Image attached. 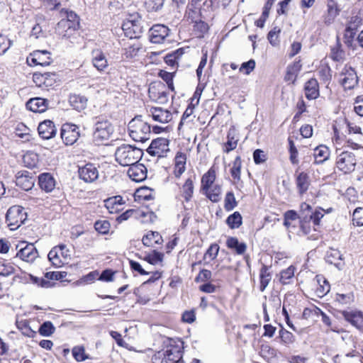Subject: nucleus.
Returning a JSON list of instances; mask_svg holds the SVG:
<instances>
[{
	"mask_svg": "<svg viewBox=\"0 0 363 363\" xmlns=\"http://www.w3.org/2000/svg\"><path fill=\"white\" fill-rule=\"evenodd\" d=\"M255 67V61L254 60H250L246 62H243L240 67V72H244L246 74H249Z\"/></svg>",
	"mask_w": 363,
	"mask_h": 363,
	"instance_id": "nucleus-61",
	"label": "nucleus"
},
{
	"mask_svg": "<svg viewBox=\"0 0 363 363\" xmlns=\"http://www.w3.org/2000/svg\"><path fill=\"white\" fill-rule=\"evenodd\" d=\"M356 164V156L352 152L342 151L337 156V168L345 174L352 172L355 169Z\"/></svg>",
	"mask_w": 363,
	"mask_h": 363,
	"instance_id": "nucleus-5",
	"label": "nucleus"
},
{
	"mask_svg": "<svg viewBox=\"0 0 363 363\" xmlns=\"http://www.w3.org/2000/svg\"><path fill=\"white\" fill-rule=\"evenodd\" d=\"M259 279H260V286L259 289L261 291H264L267 286H268L271 279L272 276L271 274L269 272V267L266 265H263L262 267L260 269V274H259Z\"/></svg>",
	"mask_w": 363,
	"mask_h": 363,
	"instance_id": "nucleus-38",
	"label": "nucleus"
},
{
	"mask_svg": "<svg viewBox=\"0 0 363 363\" xmlns=\"http://www.w3.org/2000/svg\"><path fill=\"white\" fill-rule=\"evenodd\" d=\"M354 108L357 114L363 116V96L357 97Z\"/></svg>",
	"mask_w": 363,
	"mask_h": 363,
	"instance_id": "nucleus-64",
	"label": "nucleus"
},
{
	"mask_svg": "<svg viewBox=\"0 0 363 363\" xmlns=\"http://www.w3.org/2000/svg\"><path fill=\"white\" fill-rule=\"evenodd\" d=\"M33 80L38 86H42L43 85L48 86L50 85V83L45 81V77H43L42 73L40 72H35L33 74Z\"/></svg>",
	"mask_w": 363,
	"mask_h": 363,
	"instance_id": "nucleus-62",
	"label": "nucleus"
},
{
	"mask_svg": "<svg viewBox=\"0 0 363 363\" xmlns=\"http://www.w3.org/2000/svg\"><path fill=\"white\" fill-rule=\"evenodd\" d=\"M143 243L147 247H155L163 242L161 235L156 231H150L143 238Z\"/></svg>",
	"mask_w": 363,
	"mask_h": 363,
	"instance_id": "nucleus-28",
	"label": "nucleus"
},
{
	"mask_svg": "<svg viewBox=\"0 0 363 363\" xmlns=\"http://www.w3.org/2000/svg\"><path fill=\"white\" fill-rule=\"evenodd\" d=\"M104 203L109 213H117L122 209L123 198L121 196H113L106 199Z\"/></svg>",
	"mask_w": 363,
	"mask_h": 363,
	"instance_id": "nucleus-27",
	"label": "nucleus"
},
{
	"mask_svg": "<svg viewBox=\"0 0 363 363\" xmlns=\"http://www.w3.org/2000/svg\"><path fill=\"white\" fill-rule=\"evenodd\" d=\"M238 139L236 137L235 130L234 128H230L227 135V142L225 144V152H229L235 150L238 145Z\"/></svg>",
	"mask_w": 363,
	"mask_h": 363,
	"instance_id": "nucleus-37",
	"label": "nucleus"
},
{
	"mask_svg": "<svg viewBox=\"0 0 363 363\" xmlns=\"http://www.w3.org/2000/svg\"><path fill=\"white\" fill-rule=\"evenodd\" d=\"M340 9L338 7L335 0H328V16L325 18L326 23H331L335 18L340 13Z\"/></svg>",
	"mask_w": 363,
	"mask_h": 363,
	"instance_id": "nucleus-32",
	"label": "nucleus"
},
{
	"mask_svg": "<svg viewBox=\"0 0 363 363\" xmlns=\"http://www.w3.org/2000/svg\"><path fill=\"white\" fill-rule=\"evenodd\" d=\"M194 181L191 178H188L182 188V196L186 201H189L194 194Z\"/></svg>",
	"mask_w": 363,
	"mask_h": 363,
	"instance_id": "nucleus-40",
	"label": "nucleus"
},
{
	"mask_svg": "<svg viewBox=\"0 0 363 363\" xmlns=\"http://www.w3.org/2000/svg\"><path fill=\"white\" fill-rule=\"evenodd\" d=\"M67 20H62L59 22L58 26L67 28L68 29H70L71 28L75 29L76 26H78L77 15L74 12L70 11L67 13Z\"/></svg>",
	"mask_w": 363,
	"mask_h": 363,
	"instance_id": "nucleus-36",
	"label": "nucleus"
},
{
	"mask_svg": "<svg viewBox=\"0 0 363 363\" xmlns=\"http://www.w3.org/2000/svg\"><path fill=\"white\" fill-rule=\"evenodd\" d=\"M145 5L148 11H157L164 5V0H145Z\"/></svg>",
	"mask_w": 363,
	"mask_h": 363,
	"instance_id": "nucleus-49",
	"label": "nucleus"
},
{
	"mask_svg": "<svg viewBox=\"0 0 363 363\" xmlns=\"http://www.w3.org/2000/svg\"><path fill=\"white\" fill-rule=\"evenodd\" d=\"M55 330V328L50 321L44 322L39 328V333L45 337L52 335Z\"/></svg>",
	"mask_w": 363,
	"mask_h": 363,
	"instance_id": "nucleus-44",
	"label": "nucleus"
},
{
	"mask_svg": "<svg viewBox=\"0 0 363 363\" xmlns=\"http://www.w3.org/2000/svg\"><path fill=\"white\" fill-rule=\"evenodd\" d=\"M318 73L320 79L323 80L324 83L329 84L332 77L330 69L328 67H323L318 71Z\"/></svg>",
	"mask_w": 363,
	"mask_h": 363,
	"instance_id": "nucleus-59",
	"label": "nucleus"
},
{
	"mask_svg": "<svg viewBox=\"0 0 363 363\" xmlns=\"http://www.w3.org/2000/svg\"><path fill=\"white\" fill-rule=\"evenodd\" d=\"M359 79L355 69L345 65L339 74V82L345 89H352L358 84Z\"/></svg>",
	"mask_w": 363,
	"mask_h": 363,
	"instance_id": "nucleus-6",
	"label": "nucleus"
},
{
	"mask_svg": "<svg viewBox=\"0 0 363 363\" xmlns=\"http://www.w3.org/2000/svg\"><path fill=\"white\" fill-rule=\"evenodd\" d=\"M288 140L289 144L290 161L293 164H297L298 163V150L294 141L291 138H289Z\"/></svg>",
	"mask_w": 363,
	"mask_h": 363,
	"instance_id": "nucleus-56",
	"label": "nucleus"
},
{
	"mask_svg": "<svg viewBox=\"0 0 363 363\" xmlns=\"http://www.w3.org/2000/svg\"><path fill=\"white\" fill-rule=\"evenodd\" d=\"M306 97L315 99L319 96L318 83L315 79H309L304 86Z\"/></svg>",
	"mask_w": 363,
	"mask_h": 363,
	"instance_id": "nucleus-26",
	"label": "nucleus"
},
{
	"mask_svg": "<svg viewBox=\"0 0 363 363\" xmlns=\"http://www.w3.org/2000/svg\"><path fill=\"white\" fill-rule=\"evenodd\" d=\"M163 257L164 255L162 252L154 250L152 254H149L145 257V260H146L148 263L155 265L162 262L163 260Z\"/></svg>",
	"mask_w": 363,
	"mask_h": 363,
	"instance_id": "nucleus-50",
	"label": "nucleus"
},
{
	"mask_svg": "<svg viewBox=\"0 0 363 363\" xmlns=\"http://www.w3.org/2000/svg\"><path fill=\"white\" fill-rule=\"evenodd\" d=\"M313 156L315 164H322L329 158L330 150L325 145H319L314 149Z\"/></svg>",
	"mask_w": 363,
	"mask_h": 363,
	"instance_id": "nucleus-30",
	"label": "nucleus"
},
{
	"mask_svg": "<svg viewBox=\"0 0 363 363\" xmlns=\"http://www.w3.org/2000/svg\"><path fill=\"white\" fill-rule=\"evenodd\" d=\"M169 141L164 138H157L152 140L147 152L152 156L164 157L169 152Z\"/></svg>",
	"mask_w": 363,
	"mask_h": 363,
	"instance_id": "nucleus-10",
	"label": "nucleus"
},
{
	"mask_svg": "<svg viewBox=\"0 0 363 363\" xmlns=\"http://www.w3.org/2000/svg\"><path fill=\"white\" fill-rule=\"evenodd\" d=\"M147 170L146 167L141 163H135L130 166L128 175L130 179L135 182H141L147 178Z\"/></svg>",
	"mask_w": 363,
	"mask_h": 363,
	"instance_id": "nucleus-16",
	"label": "nucleus"
},
{
	"mask_svg": "<svg viewBox=\"0 0 363 363\" xmlns=\"http://www.w3.org/2000/svg\"><path fill=\"white\" fill-rule=\"evenodd\" d=\"M296 183L300 194H304L308 190L310 184L308 174L301 172L296 177Z\"/></svg>",
	"mask_w": 363,
	"mask_h": 363,
	"instance_id": "nucleus-35",
	"label": "nucleus"
},
{
	"mask_svg": "<svg viewBox=\"0 0 363 363\" xmlns=\"http://www.w3.org/2000/svg\"><path fill=\"white\" fill-rule=\"evenodd\" d=\"M242 218L240 213L238 211L234 212L230 215L226 220L228 225L232 228H238L242 223Z\"/></svg>",
	"mask_w": 363,
	"mask_h": 363,
	"instance_id": "nucleus-42",
	"label": "nucleus"
},
{
	"mask_svg": "<svg viewBox=\"0 0 363 363\" xmlns=\"http://www.w3.org/2000/svg\"><path fill=\"white\" fill-rule=\"evenodd\" d=\"M300 208V218L303 219V220H306V222H308V219L310 216L309 215L312 213L311 206L304 202L301 204Z\"/></svg>",
	"mask_w": 363,
	"mask_h": 363,
	"instance_id": "nucleus-58",
	"label": "nucleus"
},
{
	"mask_svg": "<svg viewBox=\"0 0 363 363\" xmlns=\"http://www.w3.org/2000/svg\"><path fill=\"white\" fill-rule=\"evenodd\" d=\"M206 194L211 201L218 202L220 199L221 188L218 185H215L206 191Z\"/></svg>",
	"mask_w": 363,
	"mask_h": 363,
	"instance_id": "nucleus-45",
	"label": "nucleus"
},
{
	"mask_svg": "<svg viewBox=\"0 0 363 363\" xmlns=\"http://www.w3.org/2000/svg\"><path fill=\"white\" fill-rule=\"evenodd\" d=\"M295 268L293 266H289L287 269L282 270L280 273V281L283 284L289 283V280L293 278L294 275Z\"/></svg>",
	"mask_w": 363,
	"mask_h": 363,
	"instance_id": "nucleus-46",
	"label": "nucleus"
},
{
	"mask_svg": "<svg viewBox=\"0 0 363 363\" xmlns=\"http://www.w3.org/2000/svg\"><path fill=\"white\" fill-rule=\"evenodd\" d=\"M79 176L86 183H91L99 177V171L94 164L88 163L79 168Z\"/></svg>",
	"mask_w": 363,
	"mask_h": 363,
	"instance_id": "nucleus-15",
	"label": "nucleus"
},
{
	"mask_svg": "<svg viewBox=\"0 0 363 363\" xmlns=\"http://www.w3.org/2000/svg\"><path fill=\"white\" fill-rule=\"evenodd\" d=\"M93 66L99 72L104 71L108 66L105 54L101 50H94L91 52Z\"/></svg>",
	"mask_w": 363,
	"mask_h": 363,
	"instance_id": "nucleus-20",
	"label": "nucleus"
},
{
	"mask_svg": "<svg viewBox=\"0 0 363 363\" xmlns=\"http://www.w3.org/2000/svg\"><path fill=\"white\" fill-rule=\"evenodd\" d=\"M219 248L218 245L216 243L211 244L204 254L203 259L205 260L208 258H209L210 260L215 259L218 256Z\"/></svg>",
	"mask_w": 363,
	"mask_h": 363,
	"instance_id": "nucleus-53",
	"label": "nucleus"
},
{
	"mask_svg": "<svg viewBox=\"0 0 363 363\" xmlns=\"http://www.w3.org/2000/svg\"><path fill=\"white\" fill-rule=\"evenodd\" d=\"M152 119L161 123H167L172 119V113L162 108L152 107L150 109Z\"/></svg>",
	"mask_w": 363,
	"mask_h": 363,
	"instance_id": "nucleus-21",
	"label": "nucleus"
},
{
	"mask_svg": "<svg viewBox=\"0 0 363 363\" xmlns=\"http://www.w3.org/2000/svg\"><path fill=\"white\" fill-rule=\"evenodd\" d=\"M164 345L167 349L164 351L166 359L168 363H177L182 358V350L183 342L179 339L166 338Z\"/></svg>",
	"mask_w": 363,
	"mask_h": 363,
	"instance_id": "nucleus-3",
	"label": "nucleus"
},
{
	"mask_svg": "<svg viewBox=\"0 0 363 363\" xmlns=\"http://www.w3.org/2000/svg\"><path fill=\"white\" fill-rule=\"evenodd\" d=\"M353 224L363 226V207L356 208L352 214Z\"/></svg>",
	"mask_w": 363,
	"mask_h": 363,
	"instance_id": "nucleus-54",
	"label": "nucleus"
},
{
	"mask_svg": "<svg viewBox=\"0 0 363 363\" xmlns=\"http://www.w3.org/2000/svg\"><path fill=\"white\" fill-rule=\"evenodd\" d=\"M69 251L67 249L66 245H61L53 247L48 253V257L52 264L59 267L62 264L60 260V256L65 259H67L69 256Z\"/></svg>",
	"mask_w": 363,
	"mask_h": 363,
	"instance_id": "nucleus-14",
	"label": "nucleus"
},
{
	"mask_svg": "<svg viewBox=\"0 0 363 363\" xmlns=\"http://www.w3.org/2000/svg\"><path fill=\"white\" fill-rule=\"evenodd\" d=\"M128 128L129 135L136 142L144 143L150 138L151 126L140 115L135 116L129 122Z\"/></svg>",
	"mask_w": 363,
	"mask_h": 363,
	"instance_id": "nucleus-1",
	"label": "nucleus"
},
{
	"mask_svg": "<svg viewBox=\"0 0 363 363\" xmlns=\"http://www.w3.org/2000/svg\"><path fill=\"white\" fill-rule=\"evenodd\" d=\"M29 65L48 66L52 62L50 53L47 50H35L27 59Z\"/></svg>",
	"mask_w": 363,
	"mask_h": 363,
	"instance_id": "nucleus-13",
	"label": "nucleus"
},
{
	"mask_svg": "<svg viewBox=\"0 0 363 363\" xmlns=\"http://www.w3.org/2000/svg\"><path fill=\"white\" fill-rule=\"evenodd\" d=\"M237 206V202L233 192L227 193L225 198V208L226 211H232Z\"/></svg>",
	"mask_w": 363,
	"mask_h": 363,
	"instance_id": "nucleus-55",
	"label": "nucleus"
},
{
	"mask_svg": "<svg viewBox=\"0 0 363 363\" xmlns=\"http://www.w3.org/2000/svg\"><path fill=\"white\" fill-rule=\"evenodd\" d=\"M16 324L18 329L21 331L23 335L29 337H32L35 335V332L29 326V323L27 320H16Z\"/></svg>",
	"mask_w": 363,
	"mask_h": 363,
	"instance_id": "nucleus-41",
	"label": "nucleus"
},
{
	"mask_svg": "<svg viewBox=\"0 0 363 363\" xmlns=\"http://www.w3.org/2000/svg\"><path fill=\"white\" fill-rule=\"evenodd\" d=\"M240 169H241V158L240 156L235 157L233 167L230 169V173L233 179L236 181L240 180Z\"/></svg>",
	"mask_w": 363,
	"mask_h": 363,
	"instance_id": "nucleus-47",
	"label": "nucleus"
},
{
	"mask_svg": "<svg viewBox=\"0 0 363 363\" xmlns=\"http://www.w3.org/2000/svg\"><path fill=\"white\" fill-rule=\"evenodd\" d=\"M150 98L158 104H164L168 101V91L162 83L151 84L148 89Z\"/></svg>",
	"mask_w": 363,
	"mask_h": 363,
	"instance_id": "nucleus-11",
	"label": "nucleus"
},
{
	"mask_svg": "<svg viewBox=\"0 0 363 363\" xmlns=\"http://www.w3.org/2000/svg\"><path fill=\"white\" fill-rule=\"evenodd\" d=\"M87 101L86 97L79 94H71L69 98V102L71 106L78 111H81L86 108Z\"/></svg>",
	"mask_w": 363,
	"mask_h": 363,
	"instance_id": "nucleus-29",
	"label": "nucleus"
},
{
	"mask_svg": "<svg viewBox=\"0 0 363 363\" xmlns=\"http://www.w3.org/2000/svg\"><path fill=\"white\" fill-rule=\"evenodd\" d=\"M345 319L359 330L363 329V314L356 310L343 311L342 312Z\"/></svg>",
	"mask_w": 363,
	"mask_h": 363,
	"instance_id": "nucleus-19",
	"label": "nucleus"
},
{
	"mask_svg": "<svg viewBox=\"0 0 363 363\" xmlns=\"http://www.w3.org/2000/svg\"><path fill=\"white\" fill-rule=\"evenodd\" d=\"M48 101L45 99L36 97L30 99L26 103V108L35 113L45 112L48 108Z\"/></svg>",
	"mask_w": 363,
	"mask_h": 363,
	"instance_id": "nucleus-23",
	"label": "nucleus"
},
{
	"mask_svg": "<svg viewBox=\"0 0 363 363\" xmlns=\"http://www.w3.org/2000/svg\"><path fill=\"white\" fill-rule=\"evenodd\" d=\"M216 179V172L211 168L206 173H205L201 178V189L208 191L210 187L213 184Z\"/></svg>",
	"mask_w": 363,
	"mask_h": 363,
	"instance_id": "nucleus-33",
	"label": "nucleus"
},
{
	"mask_svg": "<svg viewBox=\"0 0 363 363\" xmlns=\"http://www.w3.org/2000/svg\"><path fill=\"white\" fill-rule=\"evenodd\" d=\"M61 138L66 145H72L79 137V128L72 123H65L61 128Z\"/></svg>",
	"mask_w": 363,
	"mask_h": 363,
	"instance_id": "nucleus-12",
	"label": "nucleus"
},
{
	"mask_svg": "<svg viewBox=\"0 0 363 363\" xmlns=\"http://www.w3.org/2000/svg\"><path fill=\"white\" fill-rule=\"evenodd\" d=\"M317 281L319 284V286L316 289V293L320 297L327 294L330 291V284L328 281L323 277H317Z\"/></svg>",
	"mask_w": 363,
	"mask_h": 363,
	"instance_id": "nucleus-43",
	"label": "nucleus"
},
{
	"mask_svg": "<svg viewBox=\"0 0 363 363\" xmlns=\"http://www.w3.org/2000/svg\"><path fill=\"white\" fill-rule=\"evenodd\" d=\"M279 335L281 339V341L284 344H291L294 341V335L287 330H281L279 331Z\"/></svg>",
	"mask_w": 363,
	"mask_h": 363,
	"instance_id": "nucleus-60",
	"label": "nucleus"
},
{
	"mask_svg": "<svg viewBox=\"0 0 363 363\" xmlns=\"http://www.w3.org/2000/svg\"><path fill=\"white\" fill-rule=\"evenodd\" d=\"M142 48V44L138 41L128 43L124 48L123 55L126 58H133L138 55Z\"/></svg>",
	"mask_w": 363,
	"mask_h": 363,
	"instance_id": "nucleus-31",
	"label": "nucleus"
},
{
	"mask_svg": "<svg viewBox=\"0 0 363 363\" xmlns=\"http://www.w3.org/2000/svg\"><path fill=\"white\" fill-rule=\"evenodd\" d=\"M281 32V30L277 27H274L272 30H271L268 35L267 38L269 43L273 45L276 46L279 44V34Z\"/></svg>",
	"mask_w": 363,
	"mask_h": 363,
	"instance_id": "nucleus-57",
	"label": "nucleus"
},
{
	"mask_svg": "<svg viewBox=\"0 0 363 363\" xmlns=\"http://www.w3.org/2000/svg\"><path fill=\"white\" fill-rule=\"evenodd\" d=\"M113 130V126L108 120H99L95 123L93 136L96 141L103 142L111 138Z\"/></svg>",
	"mask_w": 363,
	"mask_h": 363,
	"instance_id": "nucleus-7",
	"label": "nucleus"
},
{
	"mask_svg": "<svg viewBox=\"0 0 363 363\" xmlns=\"http://www.w3.org/2000/svg\"><path fill=\"white\" fill-rule=\"evenodd\" d=\"M110 227V223L106 220H98L94 223L95 230L101 234H107Z\"/></svg>",
	"mask_w": 363,
	"mask_h": 363,
	"instance_id": "nucleus-52",
	"label": "nucleus"
},
{
	"mask_svg": "<svg viewBox=\"0 0 363 363\" xmlns=\"http://www.w3.org/2000/svg\"><path fill=\"white\" fill-rule=\"evenodd\" d=\"M301 67L302 65L301 63V60L295 61L292 64L288 65L284 80L294 84L296 80V77L301 71Z\"/></svg>",
	"mask_w": 363,
	"mask_h": 363,
	"instance_id": "nucleus-24",
	"label": "nucleus"
},
{
	"mask_svg": "<svg viewBox=\"0 0 363 363\" xmlns=\"http://www.w3.org/2000/svg\"><path fill=\"white\" fill-rule=\"evenodd\" d=\"M170 35L169 28L163 24H155L149 30V38L152 43L161 44L169 42Z\"/></svg>",
	"mask_w": 363,
	"mask_h": 363,
	"instance_id": "nucleus-8",
	"label": "nucleus"
},
{
	"mask_svg": "<svg viewBox=\"0 0 363 363\" xmlns=\"http://www.w3.org/2000/svg\"><path fill=\"white\" fill-rule=\"evenodd\" d=\"M324 209L321 208H316L309 215L308 222L312 220L315 226L319 225L321 218L324 216Z\"/></svg>",
	"mask_w": 363,
	"mask_h": 363,
	"instance_id": "nucleus-48",
	"label": "nucleus"
},
{
	"mask_svg": "<svg viewBox=\"0 0 363 363\" xmlns=\"http://www.w3.org/2000/svg\"><path fill=\"white\" fill-rule=\"evenodd\" d=\"M142 156L141 149L129 145L118 147L115 152L116 160L121 166L133 165L138 162Z\"/></svg>",
	"mask_w": 363,
	"mask_h": 363,
	"instance_id": "nucleus-2",
	"label": "nucleus"
},
{
	"mask_svg": "<svg viewBox=\"0 0 363 363\" xmlns=\"http://www.w3.org/2000/svg\"><path fill=\"white\" fill-rule=\"evenodd\" d=\"M122 29L125 36L130 40L139 38L143 33V27L141 26V19L133 18L127 19L122 25Z\"/></svg>",
	"mask_w": 363,
	"mask_h": 363,
	"instance_id": "nucleus-9",
	"label": "nucleus"
},
{
	"mask_svg": "<svg viewBox=\"0 0 363 363\" xmlns=\"http://www.w3.org/2000/svg\"><path fill=\"white\" fill-rule=\"evenodd\" d=\"M325 260L328 263L338 267L340 264V261L342 260V254L335 249H330L326 253Z\"/></svg>",
	"mask_w": 363,
	"mask_h": 363,
	"instance_id": "nucleus-39",
	"label": "nucleus"
},
{
	"mask_svg": "<svg viewBox=\"0 0 363 363\" xmlns=\"http://www.w3.org/2000/svg\"><path fill=\"white\" fill-rule=\"evenodd\" d=\"M72 355L77 362H83L88 359L85 354L84 347L82 346H77L72 349Z\"/></svg>",
	"mask_w": 363,
	"mask_h": 363,
	"instance_id": "nucleus-51",
	"label": "nucleus"
},
{
	"mask_svg": "<svg viewBox=\"0 0 363 363\" xmlns=\"http://www.w3.org/2000/svg\"><path fill=\"white\" fill-rule=\"evenodd\" d=\"M152 363H168L164 351H158L152 357Z\"/></svg>",
	"mask_w": 363,
	"mask_h": 363,
	"instance_id": "nucleus-63",
	"label": "nucleus"
},
{
	"mask_svg": "<svg viewBox=\"0 0 363 363\" xmlns=\"http://www.w3.org/2000/svg\"><path fill=\"white\" fill-rule=\"evenodd\" d=\"M226 245L228 248L234 249L238 255H242L247 249L245 243L240 242L238 239L234 237L228 238Z\"/></svg>",
	"mask_w": 363,
	"mask_h": 363,
	"instance_id": "nucleus-34",
	"label": "nucleus"
},
{
	"mask_svg": "<svg viewBox=\"0 0 363 363\" xmlns=\"http://www.w3.org/2000/svg\"><path fill=\"white\" fill-rule=\"evenodd\" d=\"M35 179L28 171H21L16 177V184L25 191H28L34 186Z\"/></svg>",
	"mask_w": 363,
	"mask_h": 363,
	"instance_id": "nucleus-17",
	"label": "nucleus"
},
{
	"mask_svg": "<svg viewBox=\"0 0 363 363\" xmlns=\"http://www.w3.org/2000/svg\"><path fill=\"white\" fill-rule=\"evenodd\" d=\"M38 251L33 244H27L24 247L20 249L16 256L22 260L32 262L38 257Z\"/></svg>",
	"mask_w": 363,
	"mask_h": 363,
	"instance_id": "nucleus-22",
	"label": "nucleus"
},
{
	"mask_svg": "<svg viewBox=\"0 0 363 363\" xmlns=\"http://www.w3.org/2000/svg\"><path fill=\"white\" fill-rule=\"evenodd\" d=\"M40 188L46 192L52 191L55 186V180L49 173L41 174L38 177Z\"/></svg>",
	"mask_w": 363,
	"mask_h": 363,
	"instance_id": "nucleus-25",
	"label": "nucleus"
},
{
	"mask_svg": "<svg viewBox=\"0 0 363 363\" xmlns=\"http://www.w3.org/2000/svg\"><path fill=\"white\" fill-rule=\"evenodd\" d=\"M38 131L43 139L49 140L55 136L57 128L52 121L45 120L39 123Z\"/></svg>",
	"mask_w": 363,
	"mask_h": 363,
	"instance_id": "nucleus-18",
	"label": "nucleus"
},
{
	"mask_svg": "<svg viewBox=\"0 0 363 363\" xmlns=\"http://www.w3.org/2000/svg\"><path fill=\"white\" fill-rule=\"evenodd\" d=\"M27 218V213L23 207L13 206L9 208L6 215V220L8 226L11 230L18 229L24 223Z\"/></svg>",
	"mask_w": 363,
	"mask_h": 363,
	"instance_id": "nucleus-4",
	"label": "nucleus"
}]
</instances>
